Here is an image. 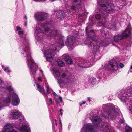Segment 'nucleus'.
<instances>
[{"instance_id": "f3484780", "label": "nucleus", "mask_w": 132, "mask_h": 132, "mask_svg": "<svg viewBox=\"0 0 132 132\" xmlns=\"http://www.w3.org/2000/svg\"><path fill=\"white\" fill-rule=\"evenodd\" d=\"M43 87L42 86V94L45 98L46 101L47 102H48L50 105H54V103L51 98L48 99V97L47 95L44 92V89H43Z\"/></svg>"}, {"instance_id": "4d7b16f0", "label": "nucleus", "mask_w": 132, "mask_h": 132, "mask_svg": "<svg viewBox=\"0 0 132 132\" xmlns=\"http://www.w3.org/2000/svg\"><path fill=\"white\" fill-rule=\"evenodd\" d=\"M64 24H65V26H64L65 27H67L68 26V25L66 23H65V22L64 23Z\"/></svg>"}, {"instance_id": "774afa93", "label": "nucleus", "mask_w": 132, "mask_h": 132, "mask_svg": "<svg viewBox=\"0 0 132 132\" xmlns=\"http://www.w3.org/2000/svg\"><path fill=\"white\" fill-rule=\"evenodd\" d=\"M2 132H5V131H3Z\"/></svg>"}, {"instance_id": "473e14b6", "label": "nucleus", "mask_w": 132, "mask_h": 132, "mask_svg": "<svg viewBox=\"0 0 132 132\" xmlns=\"http://www.w3.org/2000/svg\"><path fill=\"white\" fill-rule=\"evenodd\" d=\"M57 120L55 119H53L52 120V127L53 129V127H55L54 125L55 124L56 126L57 125Z\"/></svg>"}, {"instance_id": "9d476101", "label": "nucleus", "mask_w": 132, "mask_h": 132, "mask_svg": "<svg viewBox=\"0 0 132 132\" xmlns=\"http://www.w3.org/2000/svg\"><path fill=\"white\" fill-rule=\"evenodd\" d=\"M56 45L53 44L49 49H47L44 52V56L46 57V60L48 61H51L53 59L55 52V51H59L57 49Z\"/></svg>"}, {"instance_id": "a878e982", "label": "nucleus", "mask_w": 132, "mask_h": 132, "mask_svg": "<svg viewBox=\"0 0 132 132\" xmlns=\"http://www.w3.org/2000/svg\"><path fill=\"white\" fill-rule=\"evenodd\" d=\"M58 12L60 15V16H58V17L64 18L65 17L63 11V10H58Z\"/></svg>"}, {"instance_id": "412c9836", "label": "nucleus", "mask_w": 132, "mask_h": 132, "mask_svg": "<svg viewBox=\"0 0 132 132\" xmlns=\"http://www.w3.org/2000/svg\"><path fill=\"white\" fill-rule=\"evenodd\" d=\"M34 17L35 19L38 21L41 20V13L38 12L35 14Z\"/></svg>"}, {"instance_id": "f8f14e48", "label": "nucleus", "mask_w": 132, "mask_h": 132, "mask_svg": "<svg viewBox=\"0 0 132 132\" xmlns=\"http://www.w3.org/2000/svg\"><path fill=\"white\" fill-rule=\"evenodd\" d=\"M72 1L74 5H72L71 6H70L69 8L67 7L68 13L70 14H72L74 12L75 10H76L77 8L80 7L82 4L81 0H72Z\"/></svg>"}, {"instance_id": "de8ad7c7", "label": "nucleus", "mask_w": 132, "mask_h": 132, "mask_svg": "<svg viewBox=\"0 0 132 132\" xmlns=\"http://www.w3.org/2000/svg\"><path fill=\"white\" fill-rule=\"evenodd\" d=\"M53 132H56V130H55V128L53 127Z\"/></svg>"}, {"instance_id": "8fccbe9b", "label": "nucleus", "mask_w": 132, "mask_h": 132, "mask_svg": "<svg viewBox=\"0 0 132 132\" xmlns=\"http://www.w3.org/2000/svg\"><path fill=\"white\" fill-rule=\"evenodd\" d=\"M62 127H61V128H59V132H62Z\"/></svg>"}, {"instance_id": "cd10ccee", "label": "nucleus", "mask_w": 132, "mask_h": 132, "mask_svg": "<svg viewBox=\"0 0 132 132\" xmlns=\"http://www.w3.org/2000/svg\"><path fill=\"white\" fill-rule=\"evenodd\" d=\"M125 132H132V128L128 125L125 127Z\"/></svg>"}, {"instance_id": "c9c22d12", "label": "nucleus", "mask_w": 132, "mask_h": 132, "mask_svg": "<svg viewBox=\"0 0 132 132\" xmlns=\"http://www.w3.org/2000/svg\"><path fill=\"white\" fill-rule=\"evenodd\" d=\"M24 34L23 31H20L18 32V34L20 37L22 38V36Z\"/></svg>"}, {"instance_id": "338daca9", "label": "nucleus", "mask_w": 132, "mask_h": 132, "mask_svg": "<svg viewBox=\"0 0 132 132\" xmlns=\"http://www.w3.org/2000/svg\"><path fill=\"white\" fill-rule=\"evenodd\" d=\"M55 0H51V1H52V2H53V1H55Z\"/></svg>"}, {"instance_id": "3c124183", "label": "nucleus", "mask_w": 132, "mask_h": 132, "mask_svg": "<svg viewBox=\"0 0 132 132\" xmlns=\"http://www.w3.org/2000/svg\"><path fill=\"white\" fill-rule=\"evenodd\" d=\"M59 121H60V124H61V127H62V122H61V120L60 119L59 120Z\"/></svg>"}, {"instance_id": "4c0bfd02", "label": "nucleus", "mask_w": 132, "mask_h": 132, "mask_svg": "<svg viewBox=\"0 0 132 132\" xmlns=\"http://www.w3.org/2000/svg\"><path fill=\"white\" fill-rule=\"evenodd\" d=\"M120 2L122 3L121 4V5L122 6H125L126 4L125 0H121V1H120Z\"/></svg>"}, {"instance_id": "603ef678", "label": "nucleus", "mask_w": 132, "mask_h": 132, "mask_svg": "<svg viewBox=\"0 0 132 132\" xmlns=\"http://www.w3.org/2000/svg\"><path fill=\"white\" fill-rule=\"evenodd\" d=\"M89 102L91 101V100L90 98L89 97H88L87 98Z\"/></svg>"}, {"instance_id": "c03bdc74", "label": "nucleus", "mask_w": 132, "mask_h": 132, "mask_svg": "<svg viewBox=\"0 0 132 132\" xmlns=\"http://www.w3.org/2000/svg\"><path fill=\"white\" fill-rule=\"evenodd\" d=\"M24 120V118H23V117H22L21 118H20L19 119V121L20 122H21Z\"/></svg>"}, {"instance_id": "f257e3e1", "label": "nucleus", "mask_w": 132, "mask_h": 132, "mask_svg": "<svg viewBox=\"0 0 132 132\" xmlns=\"http://www.w3.org/2000/svg\"><path fill=\"white\" fill-rule=\"evenodd\" d=\"M98 3L100 7V9L98 12H97L95 18L92 16L89 17V21L87 23L85 31L87 37H94L96 35L95 32L92 29V25L97 22L96 20H99L102 22V20L105 19L106 16L108 15L105 12L107 13H111L113 12L115 9L114 7L113 2L109 0H98Z\"/></svg>"}, {"instance_id": "20e7f679", "label": "nucleus", "mask_w": 132, "mask_h": 132, "mask_svg": "<svg viewBox=\"0 0 132 132\" xmlns=\"http://www.w3.org/2000/svg\"><path fill=\"white\" fill-rule=\"evenodd\" d=\"M103 111L102 116L106 119L113 120L118 116H121V119L120 117V122L121 123L123 122V119L122 114L119 111L118 107L111 103L103 104L102 106Z\"/></svg>"}, {"instance_id": "6ab92c4d", "label": "nucleus", "mask_w": 132, "mask_h": 132, "mask_svg": "<svg viewBox=\"0 0 132 132\" xmlns=\"http://www.w3.org/2000/svg\"><path fill=\"white\" fill-rule=\"evenodd\" d=\"M20 132H30V128L27 126L23 125L19 129Z\"/></svg>"}, {"instance_id": "a18cd8bd", "label": "nucleus", "mask_w": 132, "mask_h": 132, "mask_svg": "<svg viewBox=\"0 0 132 132\" xmlns=\"http://www.w3.org/2000/svg\"><path fill=\"white\" fill-rule=\"evenodd\" d=\"M37 80L39 81H41V77L40 75H39V77L37 78Z\"/></svg>"}, {"instance_id": "39448f33", "label": "nucleus", "mask_w": 132, "mask_h": 132, "mask_svg": "<svg viewBox=\"0 0 132 132\" xmlns=\"http://www.w3.org/2000/svg\"><path fill=\"white\" fill-rule=\"evenodd\" d=\"M118 68V65L116 61L114 60L111 59L108 64H105L101 66L96 74L99 79L104 80L108 75L106 71L109 70L116 71Z\"/></svg>"}, {"instance_id": "49530a36", "label": "nucleus", "mask_w": 132, "mask_h": 132, "mask_svg": "<svg viewBox=\"0 0 132 132\" xmlns=\"http://www.w3.org/2000/svg\"><path fill=\"white\" fill-rule=\"evenodd\" d=\"M21 29V28L19 27V26H17V29H16V30L17 31H18L19 30H20Z\"/></svg>"}, {"instance_id": "5fc2aeb1", "label": "nucleus", "mask_w": 132, "mask_h": 132, "mask_svg": "<svg viewBox=\"0 0 132 132\" xmlns=\"http://www.w3.org/2000/svg\"><path fill=\"white\" fill-rule=\"evenodd\" d=\"M86 103V102H85V101H83L82 102V104H85V103Z\"/></svg>"}, {"instance_id": "393cba45", "label": "nucleus", "mask_w": 132, "mask_h": 132, "mask_svg": "<svg viewBox=\"0 0 132 132\" xmlns=\"http://www.w3.org/2000/svg\"><path fill=\"white\" fill-rule=\"evenodd\" d=\"M48 17V15L47 13L42 12V21L46 20Z\"/></svg>"}, {"instance_id": "5701e85b", "label": "nucleus", "mask_w": 132, "mask_h": 132, "mask_svg": "<svg viewBox=\"0 0 132 132\" xmlns=\"http://www.w3.org/2000/svg\"><path fill=\"white\" fill-rule=\"evenodd\" d=\"M57 62L58 65L60 67H63L64 65V62L62 59H58Z\"/></svg>"}, {"instance_id": "ddd939ff", "label": "nucleus", "mask_w": 132, "mask_h": 132, "mask_svg": "<svg viewBox=\"0 0 132 132\" xmlns=\"http://www.w3.org/2000/svg\"><path fill=\"white\" fill-rule=\"evenodd\" d=\"M76 37L74 36H69L67 38L65 42V44L69 50H72L74 47V43L76 41Z\"/></svg>"}, {"instance_id": "a211bd4d", "label": "nucleus", "mask_w": 132, "mask_h": 132, "mask_svg": "<svg viewBox=\"0 0 132 132\" xmlns=\"http://www.w3.org/2000/svg\"><path fill=\"white\" fill-rule=\"evenodd\" d=\"M52 72L54 75V77L56 78L58 80L60 78V72L58 70L55 68H53L52 69Z\"/></svg>"}, {"instance_id": "bf43d9fd", "label": "nucleus", "mask_w": 132, "mask_h": 132, "mask_svg": "<svg viewBox=\"0 0 132 132\" xmlns=\"http://www.w3.org/2000/svg\"><path fill=\"white\" fill-rule=\"evenodd\" d=\"M35 1H40L41 0H34Z\"/></svg>"}, {"instance_id": "6e6d98bb", "label": "nucleus", "mask_w": 132, "mask_h": 132, "mask_svg": "<svg viewBox=\"0 0 132 132\" xmlns=\"http://www.w3.org/2000/svg\"><path fill=\"white\" fill-rule=\"evenodd\" d=\"M7 127H9V126H10L11 125L9 124H8L6 125Z\"/></svg>"}, {"instance_id": "c756f323", "label": "nucleus", "mask_w": 132, "mask_h": 132, "mask_svg": "<svg viewBox=\"0 0 132 132\" xmlns=\"http://www.w3.org/2000/svg\"><path fill=\"white\" fill-rule=\"evenodd\" d=\"M69 57L68 54H64L62 56V58L65 61L66 60L68 59H69Z\"/></svg>"}, {"instance_id": "0eeeda50", "label": "nucleus", "mask_w": 132, "mask_h": 132, "mask_svg": "<svg viewBox=\"0 0 132 132\" xmlns=\"http://www.w3.org/2000/svg\"><path fill=\"white\" fill-rule=\"evenodd\" d=\"M120 100L123 103H125L126 105L129 106L128 110L130 113L132 114V87L125 92L124 90H122L118 96Z\"/></svg>"}, {"instance_id": "9b49d317", "label": "nucleus", "mask_w": 132, "mask_h": 132, "mask_svg": "<svg viewBox=\"0 0 132 132\" xmlns=\"http://www.w3.org/2000/svg\"><path fill=\"white\" fill-rule=\"evenodd\" d=\"M131 33V26L128 25L125 31L122 33L121 35L120 34L116 35L114 37V40L111 39V42H117L120 40L127 37L130 35Z\"/></svg>"}, {"instance_id": "aec40b11", "label": "nucleus", "mask_w": 132, "mask_h": 132, "mask_svg": "<svg viewBox=\"0 0 132 132\" xmlns=\"http://www.w3.org/2000/svg\"><path fill=\"white\" fill-rule=\"evenodd\" d=\"M20 101L18 96H16V97L13 98L12 101V104L13 105H18Z\"/></svg>"}, {"instance_id": "052dcab7", "label": "nucleus", "mask_w": 132, "mask_h": 132, "mask_svg": "<svg viewBox=\"0 0 132 132\" xmlns=\"http://www.w3.org/2000/svg\"><path fill=\"white\" fill-rule=\"evenodd\" d=\"M60 112H61L62 111V109H60Z\"/></svg>"}, {"instance_id": "72a5a7b5", "label": "nucleus", "mask_w": 132, "mask_h": 132, "mask_svg": "<svg viewBox=\"0 0 132 132\" xmlns=\"http://www.w3.org/2000/svg\"><path fill=\"white\" fill-rule=\"evenodd\" d=\"M65 61L68 64H72L73 62L71 58L70 57H69V59H68Z\"/></svg>"}, {"instance_id": "a19ab883", "label": "nucleus", "mask_w": 132, "mask_h": 132, "mask_svg": "<svg viewBox=\"0 0 132 132\" xmlns=\"http://www.w3.org/2000/svg\"><path fill=\"white\" fill-rule=\"evenodd\" d=\"M22 46L23 48H25L26 47H27V48H28L29 47V45L28 44H27V45L26 46L24 44H23L22 45Z\"/></svg>"}, {"instance_id": "2f4dec72", "label": "nucleus", "mask_w": 132, "mask_h": 132, "mask_svg": "<svg viewBox=\"0 0 132 132\" xmlns=\"http://www.w3.org/2000/svg\"><path fill=\"white\" fill-rule=\"evenodd\" d=\"M44 80L45 81V86L46 87V88L47 90V93H49L50 92V91L48 85L47 84V83L46 81V80L45 79H44Z\"/></svg>"}, {"instance_id": "37998d69", "label": "nucleus", "mask_w": 132, "mask_h": 132, "mask_svg": "<svg viewBox=\"0 0 132 132\" xmlns=\"http://www.w3.org/2000/svg\"><path fill=\"white\" fill-rule=\"evenodd\" d=\"M119 66L121 68H122L124 67V65L123 63H120L119 64Z\"/></svg>"}, {"instance_id": "bb28decb", "label": "nucleus", "mask_w": 132, "mask_h": 132, "mask_svg": "<svg viewBox=\"0 0 132 132\" xmlns=\"http://www.w3.org/2000/svg\"><path fill=\"white\" fill-rule=\"evenodd\" d=\"M54 99L57 105L60 103H62L63 102L62 98L61 97H59L57 98H55Z\"/></svg>"}, {"instance_id": "f03ea898", "label": "nucleus", "mask_w": 132, "mask_h": 132, "mask_svg": "<svg viewBox=\"0 0 132 132\" xmlns=\"http://www.w3.org/2000/svg\"><path fill=\"white\" fill-rule=\"evenodd\" d=\"M91 116L90 118L92 122L97 127L88 123L84 125L81 129L80 132H97V129L100 130L101 132H115L114 128L107 122H102L100 124L102 120L99 116H95L93 112L92 111L90 113Z\"/></svg>"}, {"instance_id": "1a4fd4ad", "label": "nucleus", "mask_w": 132, "mask_h": 132, "mask_svg": "<svg viewBox=\"0 0 132 132\" xmlns=\"http://www.w3.org/2000/svg\"><path fill=\"white\" fill-rule=\"evenodd\" d=\"M97 40H95L94 37H87L85 41V43L87 45L89 48L92 49V52L93 53L96 59L100 58V57H97L96 56L99 53H96V51L98 50V46L96 47L97 43Z\"/></svg>"}, {"instance_id": "79ce46f5", "label": "nucleus", "mask_w": 132, "mask_h": 132, "mask_svg": "<svg viewBox=\"0 0 132 132\" xmlns=\"http://www.w3.org/2000/svg\"><path fill=\"white\" fill-rule=\"evenodd\" d=\"M8 132H18L17 131L14 129H13L12 130H9L8 131Z\"/></svg>"}, {"instance_id": "c85d7f7f", "label": "nucleus", "mask_w": 132, "mask_h": 132, "mask_svg": "<svg viewBox=\"0 0 132 132\" xmlns=\"http://www.w3.org/2000/svg\"><path fill=\"white\" fill-rule=\"evenodd\" d=\"M86 14H88L87 13H84V15H85V16L84 17L82 16H79L78 18L79 20V21L80 19H81L82 20L81 21L83 22L84 21H85L86 17Z\"/></svg>"}, {"instance_id": "58836bf2", "label": "nucleus", "mask_w": 132, "mask_h": 132, "mask_svg": "<svg viewBox=\"0 0 132 132\" xmlns=\"http://www.w3.org/2000/svg\"><path fill=\"white\" fill-rule=\"evenodd\" d=\"M6 89L8 90L9 91H13V89L11 88V86H9L8 87L6 88Z\"/></svg>"}, {"instance_id": "13d9d810", "label": "nucleus", "mask_w": 132, "mask_h": 132, "mask_svg": "<svg viewBox=\"0 0 132 132\" xmlns=\"http://www.w3.org/2000/svg\"><path fill=\"white\" fill-rule=\"evenodd\" d=\"M82 104H82V103H79L80 106H81Z\"/></svg>"}, {"instance_id": "f704fd0d", "label": "nucleus", "mask_w": 132, "mask_h": 132, "mask_svg": "<svg viewBox=\"0 0 132 132\" xmlns=\"http://www.w3.org/2000/svg\"><path fill=\"white\" fill-rule=\"evenodd\" d=\"M36 86L37 90L39 91L40 92H41V86L38 84H36Z\"/></svg>"}, {"instance_id": "ea45409f", "label": "nucleus", "mask_w": 132, "mask_h": 132, "mask_svg": "<svg viewBox=\"0 0 132 132\" xmlns=\"http://www.w3.org/2000/svg\"><path fill=\"white\" fill-rule=\"evenodd\" d=\"M7 105H3L2 103L0 102V110L1 109V108L3 107L6 106Z\"/></svg>"}, {"instance_id": "423d86ee", "label": "nucleus", "mask_w": 132, "mask_h": 132, "mask_svg": "<svg viewBox=\"0 0 132 132\" xmlns=\"http://www.w3.org/2000/svg\"><path fill=\"white\" fill-rule=\"evenodd\" d=\"M43 26H44L45 34L46 35L51 37L56 36L55 38L54 39L55 43L57 45H59V48L60 49H61L64 46L63 41L64 37L58 35L57 31L56 30H52L50 29L48 27H45L47 26H50L51 27H53V25L52 23H45L43 24H42V28Z\"/></svg>"}, {"instance_id": "7ed1b4c3", "label": "nucleus", "mask_w": 132, "mask_h": 132, "mask_svg": "<svg viewBox=\"0 0 132 132\" xmlns=\"http://www.w3.org/2000/svg\"><path fill=\"white\" fill-rule=\"evenodd\" d=\"M118 22L117 18H114L111 20L109 21L108 24L106 22H105L103 24L104 26L107 25L108 26L104 28H103L100 30V35L99 38L97 40V43L96 47L98 46L97 50L96 51V53L99 52V49L100 47H105L109 45L111 42V39L109 38H104L105 36H107L108 34H107V32H106L107 30L108 29H109L110 30H116V25Z\"/></svg>"}, {"instance_id": "4468645a", "label": "nucleus", "mask_w": 132, "mask_h": 132, "mask_svg": "<svg viewBox=\"0 0 132 132\" xmlns=\"http://www.w3.org/2000/svg\"><path fill=\"white\" fill-rule=\"evenodd\" d=\"M58 81L59 84L63 82L64 84H68L72 82V79L70 76L64 73H62L61 77H60V78Z\"/></svg>"}, {"instance_id": "09e8293b", "label": "nucleus", "mask_w": 132, "mask_h": 132, "mask_svg": "<svg viewBox=\"0 0 132 132\" xmlns=\"http://www.w3.org/2000/svg\"><path fill=\"white\" fill-rule=\"evenodd\" d=\"M53 95L55 96H56V97H57L58 95H57V94L54 92L53 93Z\"/></svg>"}, {"instance_id": "7c9ffc66", "label": "nucleus", "mask_w": 132, "mask_h": 132, "mask_svg": "<svg viewBox=\"0 0 132 132\" xmlns=\"http://www.w3.org/2000/svg\"><path fill=\"white\" fill-rule=\"evenodd\" d=\"M96 78L94 77H92L91 78L89 81L90 82L93 84H94L96 82Z\"/></svg>"}, {"instance_id": "dca6fc26", "label": "nucleus", "mask_w": 132, "mask_h": 132, "mask_svg": "<svg viewBox=\"0 0 132 132\" xmlns=\"http://www.w3.org/2000/svg\"><path fill=\"white\" fill-rule=\"evenodd\" d=\"M94 63L91 61L84 60H82V61L78 64L79 66L84 68L90 67Z\"/></svg>"}, {"instance_id": "2eb2a0df", "label": "nucleus", "mask_w": 132, "mask_h": 132, "mask_svg": "<svg viewBox=\"0 0 132 132\" xmlns=\"http://www.w3.org/2000/svg\"><path fill=\"white\" fill-rule=\"evenodd\" d=\"M41 24H38L36 25V27L35 29V34L36 38L38 41H40L41 38L40 33L41 32Z\"/></svg>"}, {"instance_id": "6e6552de", "label": "nucleus", "mask_w": 132, "mask_h": 132, "mask_svg": "<svg viewBox=\"0 0 132 132\" xmlns=\"http://www.w3.org/2000/svg\"><path fill=\"white\" fill-rule=\"evenodd\" d=\"M22 52L21 53L24 54L26 53V57H27V63L28 67L30 69L31 73L34 75L36 73V68L38 67V64L36 65L32 57L31 56V53L29 49L27 51L26 49H22Z\"/></svg>"}, {"instance_id": "e2e57ef3", "label": "nucleus", "mask_w": 132, "mask_h": 132, "mask_svg": "<svg viewBox=\"0 0 132 132\" xmlns=\"http://www.w3.org/2000/svg\"><path fill=\"white\" fill-rule=\"evenodd\" d=\"M2 67L3 68V69H4V66L3 65H2Z\"/></svg>"}, {"instance_id": "0e129e2a", "label": "nucleus", "mask_w": 132, "mask_h": 132, "mask_svg": "<svg viewBox=\"0 0 132 132\" xmlns=\"http://www.w3.org/2000/svg\"><path fill=\"white\" fill-rule=\"evenodd\" d=\"M60 114L61 115H62L63 114L62 112H60Z\"/></svg>"}, {"instance_id": "e433bc0d", "label": "nucleus", "mask_w": 132, "mask_h": 132, "mask_svg": "<svg viewBox=\"0 0 132 132\" xmlns=\"http://www.w3.org/2000/svg\"><path fill=\"white\" fill-rule=\"evenodd\" d=\"M4 70L5 71H7L8 73H9L11 72V71L9 69V67H6L4 69Z\"/></svg>"}, {"instance_id": "b1692460", "label": "nucleus", "mask_w": 132, "mask_h": 132, "mask_svg": "<svg viewBox=\"0 0 132 132\" xmlns=\"http://www.w3.org/2000/svg\"><path fill=\"white\" fill-rule=\"evenodd\" d=\"M11 99L10 97H8L6 98L3 101V104L6 105V104H7L9 103Z\"/></svg>"}, {"instance_id": "69168bd1", "label": "nucleus", "mask_w": 132, "mask_h": 132, "mask_svg": "<svg viewBox=\"0 0 132 132\" xmlns=\"http://www.w3.org/2000/svg\"><path fill=\"white\" fill-rule=\"evenodd\" d=\"M129 72H130L131 73L132 72V70H130Z\"/></svg>"}, {"instance_id": "680f3d73", "label": "nucleus", "mask_w": 132, "mask_h": 132, "mask_svg": "<svg viewBox=\"0 0 132 132\" xmlns=\"http://www.w3.org/2000/svg\"><path fill=\"white\" fill-rule=\"evenodd\" d=\"M25 17V19L26 20H27V17L25 15V17Z\"/></svg>"}, {"instance_id": "864d4df0", "label": "nucleus", "mask_w": 132, "mask_h": 132, "mask_svg": "<svg viewBox=\"0 0 132 132\" xmlns=\"http://www.w3.org/2000/svg\"><path fill=\"white\" fill-rule=\"evenodd\" d=\"M27 21H26L25 22V24H24V25H25V26L26 27L27 26Z\"/></svg>"}, {"instance_id": "4be33fe9", "label": "nucleus", "mask_w": 132, "mask_h": 132, "mask_svg": "<svg viewBox=\"0 0 132 132\" xmlns=\"http://www.w3.org/2000/svg\"><path fill=\"white\" fill-rule=\"evenodd\" d=\"M21 115L20 113L18 112H13L12 114V116L15 119H17L20 117Z\"/></svg>"}]
</instances>
